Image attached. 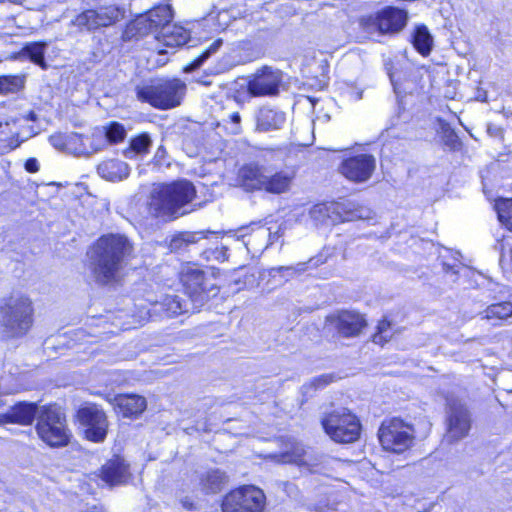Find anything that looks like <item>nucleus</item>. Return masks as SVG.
<instances>
[{
	"label": "nucleus",
	"instance_id": "obj_1",
	"mask_svg": "<svg viewBox=\"0 0 512 512\" xmlns=\"http://www.w3.org/2000/svg\"><path fill=\"white\" fill-rule=\"evenodd\" d=\"M133 252L129 239L119 233L99 236L89 247L90 270L95 281L102 286L119 284L122 269Z\"/></svg>",
	"mask_w": 512,
	"mask_h": 512
},
{
	"label": "nucleus",
	"instance_id": "obj_2",
	"mask_svg": "<svg viewBox=\"0 0 512 512\" xmlns=\"http://www.w3.org/2000/svg\"><path fill=\"white\" fill-rule=\"evenodd\" d=\"M36 308L29 294L12 290L0 299V328L7 339L25 337L35 324Z\"/></svg>",
	"mask_w": 512,
	"mask_h": 512
},
{
	"label": "nucleus",
	"instance_id": "obj_3",
	"mask_svg": "<svg viewBox=\"0 0 512 512\" xmlns=\"http://www.w3.org/2000/svg\"><path fill=\"white\" fill-rule=\"evenodd\" d=\"M197 198V189L188 179L160 184L151 194L150 209L156 217L176 220L190 212L186 209Z\"/></svg>",
	"mask_w": 512,
	"mask_h": 512
},
{
	"label": "nucleus",
	"instance_id": "obj_4",
	"mask_svg": "<svg viewBox=\"0 0 512 512\" xmlns=\"http://www.w3.org/2000/svg\"><path fill=\"white\" fill-rule=\"evenodd\" d=\"M376 437L381 451L395 456L410 453L418 441L416 426L399 415L385 417L377 428Z\"/></svg>",
	"mask_w": 512,
	"mask_h": 512
},
{
	"label": "nucleus",
	"instance_id": "obj_5",
	"mask_svg": "<svg viewBox=\"0 0 512 512\" xmlns=\"http://www.w3.org/2000/svg\"><path fill=\"white\" fill-rule=\"evenodd\" d=\"M221 274V270L215 266L209 267V271L196 263L186 262L181 265L178 272V281L183 293L194 303L203 304L211 296H216L220 288L215 279Z\"/></svg>",
	"mask_w": 512,
	"mask_h": 512
},
{
	"label": "nucleus",
	"instance_id": "obj_6",
	"mask_svg": "<svg viewBox=\"0 0 512 512\" xmlns=\"http://www.w3.org/2000/svg\"><path fill=\"white\" fill-rule=\"evenodd\" d=\"M358 30L367 39L377 36H395L401 33L409 22L406 8L385 5L374 13L361 15L356 20Z\"/></svg>",
	"mask_w": 512,
	"mask_h": 512
},
{
	"label": "nucleus",
	"instance_id": "obj_7",
	"mask_svg": "<svg viewBox=\"0 0 512 512\" xmlns=\"http://www.w3.org/2000/svg\"><path fill=\"white\" fill-rule=\"evenodd\" d=\"M174 12L167 3H159L152 8L136 14L124 26L121 33L123 42H138L153 34H161L172 23Z\"/></svg>",
	"mask_w": 512,
	"mask_h": 512
},
{
	"label": "nucleus",
	"instance_id": "obj_8",
	"mask_svg": "<svg viewBox=\"0 0 512 512\" xmlns=\"http://www.w3.org/2000/svg\"><path fill=\"white\" fill-rule=\"evenodd\" d=\"M35 431L39 439L50 448H64L72 439L66 415L56 403L40 407Z\"/></svg>",
	"mask_w": 512,
	"mask_h": 512
},
{
	"label": "nucleus",
	"instance_id": "obj_9",
	"mask_svg": "<svg viewBox=\"0 0 512 512\" xmlns=\"http://www.w3.org/2000/svg\"><path fill=\"white\" fill-rule=\"evenodd\" d=\"M137 99L158 110L179 106L186 93V84L179 78H158L135 90Z\"/></svg>",
	"mask_w": 512,
	"mask_h": 512
},
{
	"label": "nucleus",
	"instance_id": "obj_10",
	"mask_svg": "<svg viewBox=\"0 0 512 512\" xmlns=\"http://www.w3.org/2000/svg\"><path fill=\"white\" fill-rule=\"evenodd\" d=\"M324 433L335 443L353 444L361 438L363 426L357 414L346 407L325 412L320 420Z\"/></svg>",
	"mask_w": 512,
	"mask_h": 512
},
{
	"label": "nucleus",
	"instance_id": "obj_11",
	"mask_svg": "<svg viewBox=\"0 0 512 512\" xmlns=\"http://www.w3.org/2000/svg\"><path fill=\"white\" fill-rule=\"evenodd\" d=\"M74 423L83 440L94 444L104 443L110 431V420L106 410L98 403L86 401L75 411Z\"/></svg>",
	"mask_w": 512,
	"mask_h": 512
},
{
	"label": "nucleus",
	"instance_id": "obj_12",
	"mask_svg": "<svg viewBox=\"0 0 512 512\" xmlns=\"http://www.w3.org/2000/svg\"><path fill=\"white\" fill-rule=\"evenodd\" d=\"M264 491L252 484H243L228 491L221 499L222 512H265Z\"/></svg>",
	"mask_w": 512,
	"mask_h": 512
},
{
	"label": "nucleus",
	"instance_id": "obj_13",
	"mask_svg": "<svg viewBox=\"0 0 512 512\" xmlns=\"http://www.w3.org/2000/svg\"><path fill=\"white\" fill-rule=\"evenodd\" d=\"M124 17L125 10L122 7L117 4H107L82 10L73 18L72 25L79 32H94L114 26Z\"/></svg>",
	"mask_w": 512,
	"mask_h": 512
},
{
	"label": "nucleus",
	"instance_id": "obj_14",
	"mask_svg": "<svg viewBox=\"0 0 512 512\" xmlns=\"http://www.w3.org/2000/svg\"><path fill=\"white\" fill-rule=\"evenodd\" d=\"M472 413L466 403L458 398L446 402L445 438L454 444L466 438L472 429Z\"/></svg>",
	"mask_w": 512,
	"mask_h": 512
},
{
	"label": "nucleus",
	"instance_id": "obj_15",
	"mask_svg": "<svg viewBox=\"0 0 512 512\" xmlns=\"http://www.w3.org/2000/svg\"><path fill=\"white\" fill-rule=\"evenodd\" d=\"M283 85V72L264 65L252 73L246 82V91L251 97L277 96Z\"/></svg>",
	"mask_w": 512,
	"mask_h": 512
},
{
	"label": "nucleus",
	"instance_id": "obj_16",
	"mask_svg": "<svg viewBox=\"0 0 512 512\" xmlns=\"http://www.w3.org/2000/svg\"><path fill=\"white\" fill-rule=\"evenodd\" d=\"M325 323L343 338L358 337L368 327L365 314L355 309L336 310L325 317Z\"/></svg>",
	"mask_w": 512,
	"mask_h": 512
},
{
	"label": "nucleus",
	"instance_id": "obj_17",
	"mask_svg": "<svg viewBox=\"0 0 512 512\" xmlns=\"http://www.w3.org/2000/svg\"><path fill=\"white\" fill-rule=\"evenodd\" d=\"M96 477L107 487L115 488L128 485L133 474L129 462L121 454H113L96 471Z\"/></svg>",
	"mask_w": 512,
	"mask_h": 512
},
{
	"label": "nucleus",
	"instance_id": "obj_18",
	"mask_svg": "<svg viewBox=\"0 0 512 512\" xmlns=\"http://www.w3.org/2000/svg\"><path fill=\"white\" fill-rule=\"evenodd\" d=\"M375 168V157L360 153L344 157L338 166V172L349 182L358 184L368 181Z\"/></svg>",
	"mask_w": 512,
	"mask_h": 512
},
{
	"label": "nucleus",
	"instance_id": "obj_19",
	"mask_svg": "<svg viewBox=\"0 0 512 512\" xmlns=\"http://www.w3.org/2000/svg\"><path fill=\"white\" fill-rule=\"evenodd\" d=\"M115 415L120 419L137 420L147 410V399L137 393H118L108 400Z\"/></svg>",
	"mask_w": 512,
	"mask_h": 512
},
{
	"label": "nucleus",
	"instance_id": "obj_20",
	"mask_svg": "<svg viewBox=\"0 0 512 512\" xmlns=\"http://www.w3.org/2000/svg\"><path fill=\"white\" fill-rule=\"evenodd\" d=\"M297 166H285L270 175L265 174L263 192L272 195L288 193L297 177Z\"/></svg>",
	"mask_w": 512,
	"mask_h": 512
},
{
	"label": "nucleus",
	"instance_id": "obj_21",
	"mask_svg": "<svg viewBox=\"0 0 512 512\" xmlns=\"http://www.w3.org/2000/svg\"><path fill=\"white\" fill-rule=\"evenodd\" d=\"M40 408L35 402L20 401L12 405L5 413H0V425L17 424L30 426L37 416Z\"/></svg>",
	"mask_w": 512,
	"mask_h": 512
},
{
	"label": "nucleus",
	"instance_id": "obj_22",
	"mask_svg": "<svg viewBox=\"0 0 512 512\" xmlns=\"http://www.w3.org/2000/svg\"><path fill=\"white\" fill-rule=\"evenodd\" d=\"M265 168L257 162H248L240 166L236 173V183L246 192L263 191Z\"/></svg>",
	"mask_w": 512,
	"mask_h": 512
},
{
	"label": "nucleus",
	"instance_id": "obj_23",
	"mask_svg": "<svg viewBox=\"0 0 512 512\" xmlns=\"http://www.w3.org/2000/svg\"><path fill=\"white\" fill-rule=\"evenodd\" d=\"M227 482V475L220 469H208L199 476L198 485L205 495L218 494Z\"/></svg>",
	"mask_w": 512,
	"mask_h": 512
},
{
	"label": "nucleus",
	"instance_id": "obj_24",
	"mask_svg": "<svg viewBox=\"0 0 512 512\" xmlns=\"http://www.w3.org/2000/svg\"><path fill=\"white\" fill-rule=\"evenodd\" d=\"M190 31L179 24L170 23L165 30L156 36V40L168 48L181 47L190 40Z\"/></svg>",
	"mask_w": 512,
	"mask_h": 512
},
{
	"label": "nucleus",
	"instance_id": "obj_25",
	"mask_svg": "<svg viewBox=\"0 0 512 512\" xmlns=\"http://www.w3.org/2000/svg\"><path fill=\"white\" fill-rule=\"evenodd\" d=\"M481 319L490 322L492 325H501L512 317V301L500 300L487 305L481 312Z\"/></svg>",
	"mask_w": 512,
	"mask_h": 512
},
{
	"label": "nucleus",
	"instance_id": "obj_26",
	"mask_svg": "<svg viewBox=\"0 0 512 512\" xmlns=\"http://www.w3.org/2000/svg\"><path fill=\"white\" fill-rule=\"evenodd\" d=\"M47 47L48 43L43 40L27 42L18 52V57L21 59L29 60L31 63L39 66L41 69L46 70L48 68L45 60Z\"/></svg>",
	"mask_w": 512,
	"mask_h": 512
},
{
	"label": "nucleus",
	"instance_id": "obj_27",
	"mask_svg": "<svg viewBox=\"0 0 512 512\" xmlns=\"http://www.w3.org/2000/svg\"><path fill=\"white\" fill-rule=\"evenodd\" d=\"M410 42L422 57H428L434 46L433 36L428 27L423 23L415 25L411 33Z\"/></svg>",
	"mask_w": 512,
	"mask_h": 512
},
{
	"label": "nucleus",
	"instance_id": "obj_28",
	"mask_svg": "<svg viewBox=\"0 0 512 512\" xmlns=\"http://www.w3.org/2000/svg\"><path fill=\"white\" fill-rule=\"evenodd\" d=\"M285 123V114L283 112L262 108L256 116V130L267 132L280 129Z\"/></svg>",
	"mask_w": 512,
	"mask_h": 512
},
{
	"label": "nucleus",
	"instance_id": "obj_29",
	"mask_svg": "<svg viewBox=\"0 0 512 512\" xmlns=\"http://www.w3.org/2000/svg\"><path fill=\"white\" fill-rule=\"evenodd\" d=\"M398 332V329L393 328V321L390 317L388 315H384L377 321L369 340L373 344L382 348L387 345Z\"/></svg>",
	"mask_w": 512,
	"mask_h": 512
},
{
	"label": "nucleus",
	"instance_id": "obj_30",
	"mask_svg": "<svg viewBox=\"0 0 512 512\" xmlns=\"http://www.w3.org/2000/svg\"><path fill=\"white\" fill-rule=\"evenodd\" d=\"M127 164L117 159H107L97 166L99 175L109 181L122 179V175L126 174Z\"/></svg>",
	"mask_w": 512,
	"mask_h": 512
},
{
	"label": "nucleus",
	"instance_id": "obj_31",
	"mask_svg": "<svg viewBox=\"0 0 512 512\" xmlns=\"http://www.w3.org/2000/svg\"><path fill=\"white\" fill-rule=\"evenodd\" d=\"M493 209L498 221L507 231L512 233V197H498L494 199Z\"/></svg>",
	"mask_w": 512,
	"mask_h": 512
},
{
	"label": "nucleus",
	"instance_id": "obj_32",
	"mask_svg": "<svg viewBox=\"0 0 512 512\" xmlns=\"http://www.w3.org/2000/svg\"><path fill=\"white\" fill-rule=\"evenodd\" d=\"M105 140L110 145H118L126 139L127 132L124 125L118 121H110L103 127Z\"/></svg>",
	"mask_w": 512,
	"mask_h": 512
},
{
	"label": "nucleus",
	"instance_id": "obj_33",
	"mask_svg": "<svg viewBox=\"0 0 512 512\" xmlns=\"http://www.w3.org/2000/svg\"><path fill=\"white\" fill-rule=\"evenodd\" d=\"M24 87V80L18 75H1L0 76V93L10 94L17 93Z\"/></svg>",
	"mask_w": 512,
	"mask_h": 512
},
{
	"label": "nucleus",
	"instance_id": "obj_34",
	"mask_svg": "<svg viewBox=\"0 0 512 512\" xmlns=\"http://www.w3.org/2000/svg\"><path fill=\"white\" fill-rule=\"evenodd\" d=\"M151 139L147 133H140L129 140L128 149L137 154H146L149 152Z\"/></svg>",
	"mask_w": 512,
	"mask_h": 512
},
{
	"label": "nucleus",
	"instance_id": "obj_35",
	"mask_svg": "<svg viewBox=\"0 0 512 512\" xmlns=\"http://www.w3.org/2000/svg\"><path fill=\"white\" fill-rule=\"evenodd\" d=\"M443 143L452 152H458L462 149L463 143L456 131L451 127H444L442 130Z\"/></svg>",
	"mask_w": 512,
	"mask_h": 512
},
{
	"label": "nucleus",
	"instance_id": "obj_36",
	"mask_svg": "<svg viewBox=\"0 0 512 512\" xmlns=\"http://www.w3.org/2000/svg\"><path fill=\"white\" fill-rule=\"evenodd\" d=\"M162 305L166 311L170 312L172 315H179L184 311L181 300L175 295L165 296Z\"/></svg>",
	"mask_w": 512,
	"mask_h": 512
},
{
	"label": "nucleus",
	"instance_id": "obj_37",
	"mask_svg": "<svg viewBox=\"0 0 512 512\" xmlns=\"http://www.w3.org/2000/svg\"><path fill=\"white\" fill-rule=\"evenodd\" d=\"M305 452L302 448L293 447L289 451L282 452L280 459L283 463H300L303 460Z\"/></svg>",
	"mask_w": 512,
	"mask_h": 512
},
{
	"label": "nucleus",
	"instance_id": "obj_38",
	"mask_svg": "<svg viewBox=\"0 0 512 512\" xmlns=\"http://www.w3.org/2000/svg\"><path fill=\"white\" fill-rule=\"evenodd\" d=\"M335 377L333 374H322L312 379V386L315 389H322L334 381Z\"/></svg>",
	"mask_w": 512,
	"mask_h": 512
},
{
	"label": "nucleus",
	"instance_id": "obj_39",
	"mask_svg": "<svg viewBox=\"0 0 512 512\" xmlns=\"http://www.w3.org/2000/svg\"><path fill=\"white\" fill-rule=\"evenodd\" d=\"M208 252L211 253L212 259L219 263L226 262L229 259L228 248L226 246L215 247Z\"/></svg>",
	"mask_w": 512,
	"mask_h": 512
},
{
	"label": "nucleus",
	"instance_id": "obj_40",
	"mask_svg": "<svg viewBox=\"0 0 512 512\" xmlns=\"http://www.w3.org/2000/svg\"><path fill=\"white\" fill-rule=\"evenodd\" d=\"M25 170L29 173H36L39 171L40 166L36 158H28L24 163Z\"/></svg>",
	"mask_w": 512,
	"mask_h": 512
},
{
	"label": "nucleus",
	"instance_id": "obj_41",
	"mask_svg": "<svg viewBox=\"0 0 512 512\" xmlns=\"http://www.w3.org/2000/svg\"><path fill=\"white\" fill-rule=\"evenodd\" d=\"M229 119L232 123L236 124L237 125V129L235 130V133H239L241 128H240V122H241V116H240V113L239 112H233L230 114L229 116Z\"/></svg>",
	"mask_w": 512,
	"mask_h": 512
},
{
	"label": "nucleus",
	"instance_id": "obj_42",
	"mask_svg": "<svg viewBox=\"0 0 512 512\" xmlns=\"http://www.w3.org/2000/svg\"><path fill=\"white\" fill-rule=\"evenodd\" d=\"M209 51L204 50L194 61L193 64L195 66L200 65L203 61H205L209 57Z\"/></svg>",
	"mask_w": 512,
	"mask_h": 512
},
{
	"label": "nucleus",
	"instance_id": "obj_43",
	"mask_svg": "<svg viewBox=\"0 0 512 512\" xmlns=\"http://www.w3.org/2000/svg\"><path fill=\"white\" fill-rule=\"evenodd\" d=\"M209 51L204 50L194 61L193 64L195 66L200 65L203 61H205L209 57Z\"/></svg>",
	"mask_w": 512,
	"mask_h": 512
},
{
	"label": "nucleus",
	"instance_id": "obj_44",
	"mask_svg": "<svg viewBox=\"0 0 512 512\" xmlns=\"http://www.w3.org/2000/svg\"><path fill=\"white\" fill-rule=\"evenodd\" d=\"M181 504H182V507L184 509L188 510V511H192V510H194L196 508L195 507V503L192 500L188 499V498L183 499L181 501Z\"/></svg>",
	"mask_w": 512,
	"mask_h": 512
},
{
	"label": "nucleus",
	"instance_id": "obj_45",
	"mask_svg": "<svg viewBox=\"0 0 512 512\" xmlns=\"http://www.w3.org/2000/svg\"><path fill=\"white\" fill-rule=\"evenodd\" d=\"M222 45V40L217 39L211 45L206 49V51H209V55H211L213 52H215L220 46Z\"/></svg>",
	"mask_w": 512,
	"mask_h": 512
},
{
	"label": "nucleus",
	"instance_id": "obj_46",
	"mask_svg": "<svg viewBox=\"0 0 512 512\" xmlns=\"http://www.w3.org/2000/svg\"><path fill=\"white\" fill-rule=\"evenodd\" d=\"M443 269L446 273H450V274H458V271L454 269V267L452 265H449V264H443Z\"/></svg>",
	"mask_w": 512,
	"mask_h": 512
},
{
	"label": "nucleus",
	"instance_id": "obj_47",
	"mask_svg": "<svg viewBox=\"0 0 512 512\" xmlns=\"http://www.w3.org/2000/svg\"><path fill=\"white\" fill-rule=\"evenodd\" d=\"M209 250H210V249H205V250H204V251H202V253H201V257H202L204 260H206V261L213 260V259H212V255H211V253H209V252H208Z\"/></svg>",
	"mask_w": 512,
	"mask_h": 512
},
{
	"label": "nucleus",
	"instance_id": "obj_48",
	"mask_svg": "<svg viewBox=\"0 0 512 512\" xmlns=\"http://www.w3.org/2000/svg\"><path fill=\"white\" fill-rule=\"evenodd\" d=\"M507 378L512 382V373H509L507 375ZM501 389L504 390L505 392H507L508 394L512 393V385L511 386H503Z\"/></svg>",
	"mask_w": 512,
	"mask_h": 512
},
{
	"label": "nucleus",
	"instance_id": "obj_49",
	"mask_svg": "<svg viewBox=\"0 0 512 512\" xmlns=\"http://www.w3.org/2000/svg\"><path fill=\"white\" fill-rule=\"evenodd\" d=\"M2 126V121L0 120V127Z\"/></svg>",
	"mask_w": 512,
	"mask_h": 512
}]
</instances>
